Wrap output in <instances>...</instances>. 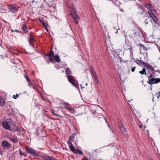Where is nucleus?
<instances>
[{
	"label": "nucleus",
	"instance_id": "obj_1",
	"mask_svg": "<svg viewBox=\"0 0 160 160\" xmlns=\"http://www.w3.org/2000/svg\"><path fill=\"white\" fill-rule=\"evenodd\" d=\"M150 76L148 77L149 80L147 81V83L152 85L153 84H157L160 82V78H152V74L150 73Z\"/></svg>",
	"mask_w": 160,
	"mask_h": 160
},
{
	"label": "nucleus",
	"instance_id": "obj_2",
	"mask_svg": "<svg viewBox=\"0 0 160 160\" xmlns=\"http://www.w3.org/2000/svg\"><path fill=\"white\" fill-rule=\"evenodd\" d=\"M144 6L148 9V14L150 13H155L156 10L153 8L152 4L150 3H147L144 5Z\"/></svg>",
	"mask_w": 160,
	"mask_h": 160
},
{
	"label": "nucleus",
	"instance_id": "obj_3",
	"mask_svg": "<svg viewBox=\"0 0 160 160\" xmlns=\"http://www.w3.org/2000/svg\"><path fill=\"white\" fill-rule=\"evenodd\" d=\"M25 149L28 153L30 154L32 156L35 157L38 155L37 151L31 148L26 147L25 148Z\"/></svg>",
	"mask_w": 160,
	"mask_h": 160
},
{
	"label": "nucleus",
	"instance_id": "obj_4",
	"mask_svg": "<svg viewBox=\"0 0 160 160\" xmlns=\"http://www.w3.org/2000/svg\"><path fill=\"white\" fill-rule=\"evenodd\" d=\"M67 77L68 82L76 88H78V86L77 85L76 79H74L71 76L69 75H68Z\"/></svg>",
	"mask_w": 160,
	"mask_h": 160
},
{
	"label": "nucleus",
	"instance_id": "obj_5",
	"mask_svg": "<svg viewBox=\"0 0 160 160\" xmlns=\"http://www.w3.org/2000/svg\"><path fill=\"white\" fill-rule=\"evenodd\" d=\"M54 56V53L52 50V48L51 49L49 52L47 54H46L45 55V56L48 57L49 58V61L52 63H53L54 62V60L53 58Z\"/></svg>",
	"mask_w": 160,
	"mask_h": 160
},
{
	"label": "nucleus",
	"instance_id": "obj_6",
	"mask_svg": "<svg viewBox=\"0 0 160 160\" xmlns=\"http://www.w3.org/2000/svg\"><path fill=\"white\" fill-rule=\"evenodd\" d=\"M8 8L9 11L12 13H15L18 11V7L12 4H9Z\"/></svg>",
	"mask_w": 160,
	"mask_h": 160
},
{
	"label": "nucleus",
	"instance_id": "obj_7",
	"mask_svg": "<svg viewBox=\"0 0 160 160\" xmlns=\"http://www.w3.org/2000/svg\"><path fill=\"white\" fill-rule=\"evenodd\" d=\"M2 146L3 148H9L11 145L7 140H4L2 142Z\"/></svg>",
	"mask_w": 160,
	"mask_h": 160
},
{
	"label": "nucleus",
	"instance_id": "obj_8",
	"mask_svg": "<svg viewBox=\"0 0 160 160\" xmlns=\"http://www.w3.org/2000/svg\"><path fill=\"white\" fill-rule=\"evenodd\" d=\"M2 127L6 129L11 131V128L10 127L9 125V124H8V123L6 121H3L2 123Z\"/></svg>",
	"mask_w": 160,
	"mask_h": 160
},
{
	"label": "nucleus",
	"instance_id": "obj_9",
	"mask_svg": "<svg viewBox=\"0 0 160 160\" xmlns=\"http://www.w3.org/2000/svg\"><path fill=\"white\" fill-rule=\"evenodd\" d=\"M44 160H57V159L49 155H45L43 156Z\"/></svg>",
	"mask_w": 160,
	"mask_h": 160
},
{
	"label": "nucleus",
	"instance_id": "obj_10",
	"mask_svg": "<svg viewBox=\"0 0 160 160\" xmlns=\"http://www.w3.org/2000/svg\"><path fill=\"white\" fill-rule=\"evenodd\" d=\"M144 67H146V68L149 70L153 72V71L154 70V69L153 68L151 65H149L148 63H146V64L144 65Z\"/></svg>",
	"mask_w": 160,
	"mask_h": 160
},
{
	"label": "nucleus",
	"instance_id": "obj_11",
	"mask_svg": "<svg viewBox=\"0 0 160 160\" xmlns=\"http://www.w3.org/2000/svg\"><path fill=\"white\" fill-rule=\"evenodd\" d=\"M70 16L72 18L73 21L76 24H77L78 23V19H79V16L78 15H76L75 16H74L73 15L72 13H71L70 14Z\"/></svg>",
	"mask_w": 160,
	"mask_h": 160
},
{
	"label": "nucleus",
	"instance_id": "obj_12",
	"mask_svg": "<svg viewBox=\"0 0 160 160\" xmlns=\"http://www.w3.org/2000/svg\"><path fill=\"white\" fill-rule=\"evenodd\" d=\"M154 13H150L149 14V16L152 19L153 21L155 23H158V19L155 16V14H154Z\"/></svg>",
	"mask_w": 160,
	"mask_h": 160
},
{
	"label": "nucleus",
	"instance_id": "obj_13",
	"mask_svg": "<svg viewBox=\"0 0 160 160\" xmlns=\"http://www.w3.org/2000/svg\"><path fill=\"white\" fill-rule=\"evenodd\" d=\"M135 62L139 65H144L146 64V63L143 61H142L141 60H140L138 59H137L135 61Z\"/></svg>",
	"mask_w": 160,
	"mask_h": 160
},
{
	"label": "nucleus",
	"instance_id": "obj_14",
	"mask_svg": "<svg viewBox=\"0 0 160 160\" xmlns=\"http://www.w3.org/2000/svg\"><path fill=\"white\" fill-rule=\"evenodd\" d=\"M22 29L24 32V33H26L28 32V28L26 25L25 24H23L22 25Z\"/></svg>",
	"mask_w": 160,
	"mask_h": 160
},
{
	"label": "nucleus",
	"instance_id": "obj_15",
	"mask_svg": "<svg viewBox=\"0 0 160 160\" xmlns=\"http://www.w3.org/2000/svg\"><path fill=\"white\" fill-rule=\"evenodd\" d=\"M139 45L140 48H142L144 51V53H146V56H147L148 55V53L147 52V48L142 44H139Z\"/></svg>",
	"mask_w": 160,
	"mask_h": 160
},
{
	"label": "nucleus",
	"instance_id": "obj_16",
	"mask_svg": "<svg viewBox=\"0 0 160 160\" xmlns=\"http://www.w3.org/2000/svg\"><path fill=\"white\" fill-rule=\"evenodd\" d=\"M53 57L54 58V60L56 62H60V60L59 57L58 55H55V56H54Z\"/></svg>",
	"mask_w": 160,
	"mask_h": 160
},
{
	"label": "nucleus",
	"instance_id": "obj_17",
	"mask_svg": "<svg viewBox=\"0 0 160 160\" xmlns=\"http://www.w3.org/2000/svg\"><path fill=\"white\" fill-rule=\"evenodd\" d=\"M74 153L78 154V155H82L83 153L82 151L80 150L79 149H76V150L75 151V152H74Z\"/></svg>",
	"mask_w": 160,
	"mask_h": 160
},
{
	"label": "nucleus",
	"instance_id": "obj_18",
	"mask_svg": "<svg viewBox=\"0 0 160 160\" xmlns=\"http://www.w3.org/2000/svg\"><path fill=\"white\" fill-rule=\"evenodd\" d=\"M39 21L41 22V23L43 25L44 28H45L47 29V24L42 19H39Z\"/></svg>",
	"mask_w": 160,
	"mask_h": 160
},
{
	"label": "nucleus",
	"instance_id": "obj_19",
	"mask_svg": "<svg viewBox=\"0 0 160 160\" xmlns=\"http://www.w3.org/2000/svg\"><path fill=\"white\" fill-rule=\"evenodd\" d=\"M5 101L0 96V106H3L5 104Z\"/></svg>",
	"mask_w": 160,
	"mask_h": 160
},
{
	"label": "nucleus",
	"instance_id": "obj_20",
	"mask_svg": "<svg viewBox=\"0 0 160 160\" xmlns=\"http://www.w3.org/2000/svg\"><path fill=\"white\" fill-rule=\"evenodd\" d=\"M9 139L12 142L16 143L18 142V140L17 138H12L10 137L9 138Z\"/></svg>",
	"mask_w": 160,
	"mask_h": 160
},
{
	"label": "nucleus",
	"instance_id": "obj_21",
	"mask_svg": "<svg viewBox=\"0 0 160 160\" xmlns=\"http://www.w3.org/2000/svg\"><path fill=\"white\" fill-rule=\"evenodd\" d=\"M35 40L33 38H30L29 39V43L30 44L33 48H34L32 42L34 41Z\"/></svg>",
	"mask_w": 160,
	"mask_h": 160
},
{
	"label": "nucleus",
	"instance_id": "obj_22",
	"mask_svg": "<svg viewBox=\"0 0 160 160\" xmlns=\"http://www.w3.org/2000/svg\"><path fill=\"white\" fill-rule=\"evenodd\" d=\"M94 79L95 80V82L97 84L98 83V78L97 74L96 73H94Z\"/></svg>",
	"mask_w": 160,
	"mask_h": 160
},
{
	"label": "nucleus",
	"instance_id": "obj_23",
	"mask_svg": "<svg viewBox=\"0 0 160 160\" xmlns=\"http://www.w3.org/2000/svg\"><path fill=\"white\" fill-rule=\"evenodd\" d=\"M121 131V132L124 134L126 135H127V134L126 132V130L125 129V128L124 126L120 128Z\"/></svg>",
	"mask_w": 160,
	"mask_h": 160
},
{
	"label": "nucleus",
	"instance_id": "obj_24",
	"mask_svg": "<svg viewBox=\"0 0 160 160\" xmlns=\"http://www.w3.org/2000/svg\"><path fill=\"white\" fill-rule=\"evenodd\" d=\"M139 72L140 73L141 75L145 74L146 75V69L145 68H143L142 69V71H139Z\"/></svg>",
	"mask_w": 160,
	"mask_h": 160
},
{
	"label": "nucleus",
	"instance_id": "obj_25",
	"mask_svg": "<svg viewBox=\"0 0 160 160\" xmlns=\"http://www.w3.org/2000/svg\"><path fill=\"white\" fill-rule=\"evenodd\" d=\"M69 148L70 150L73 153L75 152V151L76 149L74 148L73 145H70L69 146Z\"/></svg>",
	"mask_w": 160,
	"mask_h": 160
},
{
	"label": "nucleus",
	"instance_id": "obj_26",
	"mask_svg": "<svg viewBox=\"0 0 160 160\" xmlns=\"http://www.w3.org/2000/svg\"><path fill=\"white\" fill-rule=\"evenodd\" d=\"M65 72L66 75H67V76L68 75H69V74H70L71 72L70 69L67 68H66Z\"/></svg>",
	"mask_w": 160,
	"mask_h": 160
},
{
	"label": "nucleus",
	"instance_id": "obj_27",
	"mask_svg": "<svg viewBox=\"0 0 160 160\" xmlns=\"http://www.w3.org/2000/svg\"><path fill=\"white\" fill-rule=\"evenodd\" d=\"M72 11L71 13H72L73 15L74 16H75L76 15H77V11L75 9L73 8L72 9Z\"/></svg>",
	"mask_w": 160,
	"mask_h": 160
},
{
	"label": "nucleus",
	"instance_id": "obj_28",
	"mask_svg": "<svg viewBox=\"0 0 160 160\" xmlns=\"http://www.w3.org/2000/svg\"><path fill=\"white\" fill-rule=\"evenodd\" d=\"M7 119L8 120V122L10 124H13L14 123L13 122V120L10 118H8Z\"/></svg>",
	"mask_w": 160,
	"mask_h": 160
},
{
	"label": "nucleus",
	"instance_id": "obj_29",
	"mask_svg": "<svg viewBox=\"0 0 160 160\" xmlns=\"http://www.w3.org/2000/svg\"><path fill=\"white\" fill-rule=\"evenodd\" d=\"M96 110H95L94 112L92 113V116H91V117H93L94 118L95 117H97V116L96 115Z\"/></svg>",
	"mask_w": 160,
	"mask_h": 160
},
{
	"label": "nucleus",
	"instance_id": "obj_30",
	"mask_svg": "<svg viewBox=\"0 0 160 160\" xmlns=\"http://www.w3.org/2000/svg\"><path fill=\"white\" fill-rule=\"evenodd\" d=\"M72 139L70 138H69V140L68 142V144H70V145H72Z\"/></svg>",
	"mask_w": 160,
	"mask_h": 160
},
{
	"label": "nucleus",
	"instance_id": "obj_31",
	"mask_svg": "<svg viewBox=\"0 0 160 160\" xmlns=\"http://www.w3.org/2000/svg\"><path fill=\"white\" fill-rule=\"evenodd\" d=\"M51 112L52 113L53 115H54L55 116H59V117H60V116L59 115H58V114H56V113H55V111L54 110H52V111Z\"/></svg>",
	"mask_w": 160,
	"mask_h": 160
},
{
	"label": "nucleus",
	"instance_id": "obj_32",
	"mask_svg": "<svg viewBox=\"0 0 160 160\" xmlns=\"http://www.w3.org/2000/svg\"><path fill=\"white\" fill-rule=\"evenodd\" d=\"M65 108L67 110H69V111H71L72 110V109L71 108L69 107L68 105H65Z\"/></svg>",
	"mask_w": 160,
	"mask_h": 160
},
{
	"label": "nucleus",
	"instance_id": "obj_33",
	"mask_svg": "<svg viewBox=\"0 0 160 160\" xmlns=\"http://www.w3.org/2000/svg\"><path fill=\"white\" fill-rule=\"evenodd\" d=\"M19 155L21 156H22V155H24V156H26V155L24 153H22V151L21 149L19 150Z\"/></svg>",
	"mask_w": 160,
	"mask_h": 160
},
{
	"label": "nucleus",
	"instance_id": "obj_34",
	"mask_svg": "<svg viewBox=\"0 0 160 160\" xmlns=\"http://www.w3.org/2000/svg\"><path fill=\"white\" fill-rule=\"evenodd\" d=\"M75 136V134L74 133L72 134L70 137L69 138H70L72 139V138H74Z\"/></svg>",
	"mask_w": 160,
	"mask_h": 160
},
{
	"label": "nucleus",
	"instance_id": "obj_35",
	"mask_svg": "<svg viewBox=\"0 0 160 160\" xmlns=\"http://www.w3.org/2000/svg\"><path fill=\"white\" fill-rule=\"evenodd\" d=\"M139 11H140V12H141V13H140V14H142L143 13L145 12L141 8L139 9Z\"/></svg>",
	"mask_w": 160,
	"mask_h": 160
},
{
	"label": "nucleus",
	"instance_id": "obj_36",
	"mask_svg": "<svg viewBox=\"0 0 160 160\" xmlns=\"http://www.w3.org/2000/svg\"><path fill=\"white\" fill-rule=\"evenodd\" d=\"M25 78L26 79L27 81L28 82H30V79L28 78V76H25Z\"/></svg>",
	"mask_w": 160,
	"mask_h": 160
},
{
	"label": "nucleus",
	"instance_id": "obj_37",
	"mask_svg": "<svg viewBox=\"0 0 160 160\" xmlns=\"http://www.w3.org/2000/svg\"><path fill=\"white\" fill-rule=\"evenodd\" d=\"M19 95V94H17L16 96H15V95H13V98L15 99H16L18 97Z\"/></svg>",
	"mask_w": 160,
	"mask_h": 160
},
{
	"label": "nucleus",
	"instance_id": "obj_38",
	"mask_svg": "<svg viewBox=\"0 0 160 160\" xmlns=\"http://www.w3.org/2000/svg\"><path fill=\"white\" fill-rule=\"evenodd\" d=\"M148 18H149V17H148ZM148 19V18L146 19L144 21V23L145 25H147L148 23V22L147 21Z\"/></svg>",
	"mask_w": 160,
	"mask_h": 160
},
{
	"label": "nucleus",
	"instance_id": "obj_39",
	"mask_svg": "<svg viewBox=\"0 0 160 160\" xmlns=\"http://www.w3.org/2000/svg\"><path fill=\"white\" fill-rule=\"evenodd\" d=\"M135 68H136V67H132V68H131V71L132 72H133L135 71Z\"/></svg>",
	"mask_w": 160,
	"mask_h": 160
},
{
	"label": "nucleus",
	"instance_id": "obj_40",
	"mask_svg": "<svg viewBox=\"0 0 160 160\" xmlns=\"http://www.w3.org/2000/svg\"><path fill=\"white\" fill-rule=\"evenodd\" d=\"M15 31L17 32H19V33H23V32L22 31H20L18 30H15Z\"/></svg>",
	"mask_w": 160,
	"mask_h": 160
},
{
	"label": "nucleus",
	"instance_id": "obj_41",
	"mask_svg": "<svg viewBox=\"0 0 160 160\" xmlns=\"http://www.w3.org/2000/svg\"><path fill=\"white\" fill-rule=\"evenodd\" d=\"M123 126L122 123L121 124H119L118 125V127L120 128H121V127L122 128V127H123Z\"/></svg>",
	"mask_w": 160,
	"mask_h": 160
},
{
	"label": "nucleus",
	"instance_id": "obj_42",
	"mask_svg": "<svg viewBox=\"0 0 160 160\" xmlns=\"http://www.w3.org/2000/svg\"><path fill=\"white\" fill-rule=\"evenodd\" d=\"M91 72V73L92 74V75L93 77L94 76V73H96V72H95V71H94V70H92V72Z\"/></svg>",
	"mask_w": 160,
	"mask_h": 160
},
{
	"label": "nucleus",
	"instance_id": "obj_43",
	"mask_svg": "<svg viewBox=\"0 0 160 160\" xmlns=\"http://www.w3.org/2000/svg\"><path fill=\"white\" fill-rule=\"evenodd\" d=\"M118 124H121L122 123L121 121V120H118Z\"/></svg>",
	"mask_w": 160,
	"mask_h": 160
},
{
	"label": "nucleus",
	"instance_id": "obj_44",
	"mask_svg": "<svg viewBox=\"0 0 160 160\" xmlns=\"http://www.w3.org/2000/svg\"><path fill=\"white\" fill-rule=\"evenodd\" d=\"M138 33V32H135V33H134L133 34V36H135L136 35H137V33Z\"/></svg>",
	"mask_w": 160,
	"mask_h": 160
},
{
	"label": "nucleus",
	"instance_id": "obj_45",
	"mask_svg": "<svg viewBox=\"0 0 160 160\" xmlns=\"http://www.w3.org/2000/svg\"><path fill=\"white\" fill-rule=\"evenodd\" d=\"M81 160H88V158H86V157H85L83 159H82Z\"/></svg>",
	"mask_w": 160,
	"mask_h": 160
},
{
	"label": "nucleus",
	"instance_id": "obj_46",
	"mask_svg": "<svg viewBox=\"0 0 160 160\" xmlns=\"http://www.w3.org/2000/svg\"><path fill=\"white\" fill-rule=\"evenodd\" d=\"M28 82V85L29 86H30L32 84V83L31 82Z\"/></svg>",
	"mask_w": 160,
	"mask_h": 160
},
{
	"label": "nucleus",
	"instance_id": "obj_47",
	"mask_svg": "<svg viewBox=\"0 0 160 160\" xmlns=\"http://www.w3.org/2000/svg\"><path fill=\"white\" fill-rule=\"evenodd\" d=\"M156 95L157 96L158 98V97H159V96H160L159 94H157Z\"/></svg>",
	"mask_w": 160,
	"mask_h": 160
},
{
	"label": "nucleus",
	"instance_id": "obj_48",
	"mask_svg": "<svg viewBox=\"0 0 160 160\" xmlns=\"http://www.w3.org/2000/svg\"><path fill=\"white\" fill-rule=\"evenodd\" d=\"M103 118H104V119H105V120L106 122H107V121L106 120V119H105V117L104 116H103Z\"/></svg>",
	"mask_w": 160,
	"mask_h": 160
},
{
	"label": "nucleus",
	"instance_id": "obj_49",
	"mask_svg": "<svg viewBox=\"0 0 160 160\" xmlns=\"http://www.w3.org/2000/svg\"><path fill=\"white\" fill-rule=\"evenodd\" d=\"M0 153L1 154V155H2V152L1 150L0 151Z\"/></svg>",
	"mask_w": 160,
	"mask_h": 160
},
{
	"label": "nucleus",
	"instance_id": "obj_50",
	"mask_svg": "<svg viewBox=\"0 0 160 160\" xmlns=\"http://www.w3.org/2000/svg\"><path fill=\"white\" fill-rule=\"evenodd\" d=\"M29 36H30V38H32V35L31 34H29Z\"/></svg>",
	"mask_w": 160,
	"mask_h": 160
},
{
	"label": "nucleus",
	"instance_id": "obj_51",
	"mask_svg": "<svg viewBox=\"0 0 160 160\" xmlns=\"http://www.w3.org/2000/svg\"><path fill=\"white\" fill-rule=\"evenodd\" d=\"M129 49H130V52H131V51L132 50V48H130Z\"/></svg>",
	"mask_w": 160,
	"mask_h": 160
},
{
	"label": "nucleus",
	"instance_id": "obj_52",
	"mask_svg": "<svg viewBox=\"0 0 160 160\" xmlns=\"http://www.w3.org/2000/svg\"><path fill=\"white\" fill-rule=\"evenodd\" d=\"M80 86H81V88H84L82 86V85H81H81H80Z\"/></svg>",
	"mask_w": 160,
	"mask_h": 160
},
{
	"label": "nucleus",
	"instance_id": "obj_53",
	"mask_svg": "<svg viewBox=\"0 0 160 160\" xmlns=\"http://www.w3.org/2000/svg\"><path fill=\"white\" fill-rule=\"evenodd\" d=\"M80 86H81V88H84L82 86V85H81H81H80Z\"/></svg>",
	"mask_w": 160,
	"mask_h": 160
},
{
	"label": "nucleus",
	"instance_id": "obj_54",
	"mask_svg": "<svg viewBox=\"0 0 160 160\" xmlns=\"http://www.w3.org/2000/svg\"><path fill=\"white\" fill-rule=\"evenodd\" d=\"M7 48H8V49H12V48H8V47H7Z\"/></svg>",
	"mask_w": 160,
	"mask_h": 160
},
{
	"label": "nucleus",
	"instance_id": "obj_55",
	"mask_svg": "<svg viewBox=\"0 0 160 160\" xmlns=\"http://www.w3.org/2000/svg\"><path fill=\"white\" fill-rule=\"evenodd\" d=\"M46 30L47 31H48V29H47H47L46 28H45Z\"/></svg>",
	"mask_w": 160,
	"mask_h": 160
},
{
	"label": "nucleus",
	"instance_id": "obj_56",
	"mask_svg": "<svg viewBox=\"0 0 160 160\" xmlns=\"http://www.w3.org/2000/svg\"><path fill=\"white\" fill-rule=\"evenodd\" d=\"M11 31H12V32H13L14 31V30H12Z\"/></svg>",
	"mask_w": 160,
	"mask_h": 160
},
{
	"label": "nucleus",
	"instance_id": "obj_57",
	"mask_svg": "<svg viewBox=\"0 0 160 160\" xmlns=\"http://www.w3.org/2000/svg\"><path fill=\"white\" fill-rule=\"evenodd\" d=\"M87 85H88L87 83H86V86H87Z\"/></svg>",
	"mask_w": 160,
	"mask_h": 160
},
{
	"label": "nucleus",
	"instance_id": "obj_58",
	"mask_svg": "<svg viewBox=\"0 0 160 160\" xmlns=\"http://www.w3.org/2000/svg\"><path fill=\"white\" fill-rule=\"evenodd\" d=\"M75 145H77V143H76V142L75 143Z\"/></svg>",
	"mask_w": 160,
	"mask_h": 160
},
{
	"label": "nucleus",
	"instance_id": "obj_59",
	"mask_svg": "<svg viewBox=\"0 0 160 160\" xmlns=\"http://www.w3.org/2000/svg\"><path fill=\"white\" fill-rule=\"evenodd\" d=\"M141 127H142V126H139V127H140V128H141Z\"/></svg>",
	"mask_w": 160,
	"mask_h": 160
},
{
	"label": "nucleus",
	"instance_id": "obj_60",
	"mask_svg": "<svg viewBox=\"0 0 160 160\" xmlns=\"http://www.w3.org/2000/svg\"><path fill=\"white\" fill-rule=\"evenodd\" d=\"M151 160H152V159H151Z\"/></svg>",
	"mask_w": 160,
	"mask_h": 160
}]
</instances>
